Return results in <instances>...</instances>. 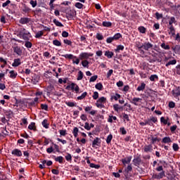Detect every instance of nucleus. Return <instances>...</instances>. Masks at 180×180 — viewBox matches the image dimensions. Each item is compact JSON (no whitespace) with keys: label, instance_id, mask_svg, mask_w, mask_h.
I'll return each mask as SVG.
<instances>
[{"label":"nucleus","instance_id":"55","mask_svg":"<svg viewBox=\"0 0 180 180\" xmlns=\"http://www.w3.org/2000/svg\"><path fill=\"white\" fill-rule=\"evenodd\" d=\"M124 106H127L126 110H133V108H131V105L126 103Z\"/></svg>","mask_w":180,"mask_h":180},{"label":"nucleus","instance_id":"53","mask_svg":"<svg viewBox=\"0 0 180 180\" xmlns=\"http://www.w3.org/2000/svg\"><path fill=\"white\" fill-rule=\"evenodd\" d=\"M98 98H99V93H98V91H95L93 94V99L96 101V99H98Z\"/></svg>","mask_w":180,"mask_h":180},{"label":"nucleus","instance_id":"51","mask_svg":"<svg viewBox=\"0 0 180 180\" xmlns=\"http://www.w3.org/2000/svg\"><path fill=\"white\" fill-rule=\"evenodd\" d=\"M25 46L27 49H32V46H33V44L30 41H26Z\"/></svg>","mask_w":180,"mask_h":180},{"label":"nucleus","instance_id":"31","mask_svg":"<svg viewBox=\"0 0 180 180\" xmlns=\"http://www.w3.org/2000/svg\"><path fill=\"white\" fill-rule=\"evenodd\" d=\"M150 81L154 82L155 79L158 80V75H152L149 77Z\"/></svg>","mask_w":180,"mask_h":180},{"label":"nucleus","instance_id":"50","mask_svg":"<svg viewBox=\"0 0 180 180\" xmlns=\"http://www.w3.org/2000/svg\"><path fill=\"white\" fill-rule=\"evenodd\" d=\"M53 44H54V46H61V42L57 39H55L53 41Z\"/></svg>","mask_w":180,"mask_h":180},{"label":"nucleus","instance_id":"16","mask_svg":"<svg viewBox=\"0 0 180 180\" xmlns=\"http://www.w3.org/2000/svg\"><path fill=\"white\" fill-rule=\"evenodd\" d=\"M131 162V157H129L122 160V162L124 165H126V164H129Z\"/></svg>","mask_w":180,"mask_h":180},{"label":"nucleus","instance_id":"1","mask_svg":"<svg viewBox=\"0 0 180 180\" xmlns=\"http://www.w3.org/2000/svg\"><path fill=\"white\" fill-rule=\"evenodd\" d=\"M148 140H150V144H151V146H153V144H155L157 142L158 143V142L161 141L160 138H158L157 136L155 137L153 135H149L148 136Z\"/></svg>","mask_w":180,"mask_h":180},{"label":"nucleus","instance_id":"34","mask_svg":"<svg viewBox=\"0 0 180 180\" xmlns=\"http://www.w3.org/2000/svg\"><path fill=\"white\" fill-rule=\"evenodd\" d=\"M82 65L84 68H88V67L89 65V62L87 60H84L82 61Z\"/></svg>","mask_w":180,"mask_h":180},{"label":"nucleus","instance_id":"40","mask_svg":"<svg viewBox=\"0 0 180 180\" xmlns=\"http://www.w3.org/2000/svg\"><path fill=\"white\" fill-rule=\"evenodd\" d=\"M113 109L115 112H119L122 109V107H120L119 104H115L113 105Z\"/></svg>","mask_w":180,"mask_h":180},{"label":"nucleus","instance_id":"64","mask_svg":"<svg viewBox=\"0 0 180 180\" xmlns=\"http://www.w3.org/2000/svg\"><path fill=\"white\" fill-rule=\"evenodd\" d=\"M169 108H175V103H174L173 101H170L169 103Z\"/></svg>","mask_w":180,"mask_h":180},{"label":"nucleus","instance_id":"56","mask_svg":"<svg viewBox=\"0 0 180 180\" xmlns=\"http://www.w3.org/2000/svg\"><path fill=\"white\" fill-rule=\"evenodd\" d=\"M41 108L43 110H49V105H47V104H41Z\"/></svg>","mask_w":180,"mask_h":180},{"label":"nucleus","instance_id":"25","mask_svg":"<svg viewBox=\"0 0 180 180\" xmlns=\"http://www.w3.org/2000/svg\"><path fill=\"white\" fill-rule=\"evenodd\" d=\"M29 34H30V32L26 31L21 37L23 39V40H29Z\"/></svg>","mask_w":180,"mask_h":180},{"label":"nucleus","instance_id":"42","mask_svg":"<svg viewBox=\"0 0 180 180\" xmlns=\"http://www.w3.org/2000/svg\"><path fill=\"white\" fill-rule=\"evenodd\" d=\"M160 47H162V49H164V50H169L170 49L169 45H166L165 43H162L160 45Z\"/></svg>","mask_w":180,"mask_h":180},{"label":"nucleus","instance_id":"15","mask_svg":"<svg viewBox=\"0 0 180 180\" xmlns=\"http://www.w3.org/2000/svg\"><path fill=\"white\" fill-rule=\"evenodd\" d=\"M54 158H55V161L56 162H59V164H63L64 161V158H63V156H58V157L54 156Z\"/></svg>","mask_w":180,"mask_h":180},{"label":"nucleus","instance_id":"58","mask_svg":"<svg viewBox=\"0 0 180 180\" xmlns=\"http://www.w3.org/2000/svg\"><path fill=\"white\" fill-rule=\"evenodd\" d=\"M65 160L67 161H72V156H71V154L68 153L67 155L65 156Z\"/></svg>","mask_w":180,"mask_h":180},{"label":"nucleus","instance_id":"7","mask_svg":"<svg viewBox=\"0 0 180 180\" xmlns=\"http://www.w3.org/2000/svg\"><path fill=\"white\" fill-rule=\"evenodd\" d=\"M142 99L140 98L134 97L132 98V101H131V103H133V105H135V106H139V103L141 102Z\"/></svg>","mask_w":180,"mask_h":180},{"label":"nucleus","instance_id":"62","mask_svg":"<svg viewBox=\"0 0 180 180\" xmlns=\"http://www.w3.org/2000/svg\"><path fill=\"white\" fill-rule=\"evenodd\" d=\"M9 4H11V0H7L6 2L3 3L2 7L6 8V6H8V5H9Z\"/></svg>","mask_w":180,"mask_h":180},{"label":"nucleus","instance_id":"14","mask_svg":"<svg viewBox=\"0 0 180 180\" xmlns=\"http://www.w3.org/2000/svg\"><path fill=\"white\" fill-rule=\"evenodd\" d=\"M10 74V78H12V79H15L16 77H18V72H15V70H11L9 72Z\"/></svg>","mask_w":180,"mask_h":180},{"label":"nucleus","instance_id":"47","mask_svg":"<svg viewBox=\"0 0 180 180\" xmlns=\"http://www.w3.org/2000/svg\"><path fill=\"white\" fill-rule=\"evenodd\" d=\"M26 32V29L23 28V29H21L20 31H19V33H18V36H20V37H22L23 34H25Z\"/></svg>","mask_w":180,"mask_h":180},{"label":"nucleus","instance_id":"19","mask_svg":"<svg viewBox=\"0 0 180 180\" xmlns=\"http://www.w3.org/2000/svg\"><path fill=\"white\" fill-rule=\"evenodd\" d=\"M146 89V84L144 82L141 83L140 86L137 87V91H144Z\"/></svg>","mask_w":180,"mask_h":180},{"label":"nucleus","instance_id":"39","mask_svg":"<svg viewBox=\"0 0 180 180\" xmlns=\"http://www.w3.org/2000/svg\"><path fill=\"white\" fill-rule=\"evenodd\" d=\"M143 43L140 41H136L135 44L136 47H137L138 50L143 48Z\"/></svg>","mask_w":180,"mask_h":180},{"label":"nucleus","instance_id":"59","mask_svg":"<svg viewBox=\"0 0 180 180\" xmlns=\"http://www.w3.org/2000/svg\"><path fill=\"white\" fill-rule=\"evenodd\" d=\"M145 121L146 125L148 124V126H154V124L153 123V122H151L150 119L146 120Z\"/></svg>","mask_w":180,"mask_h":180},{"label":"nucleus","instance_id":"10","mask_svg":"<svg viewBox=\"0 0 180 180\" xmlns=\"http://www.w3.org/2000/svg\"><path fill=\"white\" fill-rule=\"evenodd\" d=\"M151 48H153V44L150 42H148L143 44L142 49L146 50V51H148V49Z\"/></svg>","mask_w":180,"mask_h":180},{"label":"nucleus","instance_id":"24","mask_svg":"<svg viewBox=\"0 0 180 180\" xmlns=\"http://www.w3.org/2000/svg\"><path fill=\"white\" fill-rule=\"evenodd\" d=\"M122 96L119 94H115V96H111L110 101H113L115 99V101H117L118 99H120Z\"/></svg>","mask_w":180,"mask_h":180},{"label":"nucleus","instance_id":"6","mask_svg":"<svg viewBox=\"0 0 180 180\" xmlns=\"http://www.w3.org/2000/svg\"><path fill=\"white\" fill-rule=\"evenodd\" d=\"M11 154H13V155H15L16 157H22V151L19 149L13 150Z\"/></svg>","mask_w":180,"mask_h":180},{"label":"nucleus","instance_id":"3","mask_svg":"<svg viewBox=\"0 0 180 180\" xmlns=\"http://www.w3.org/2000/svg\"><path fill=\"white\" fill-rule=\"evenodd\" d=\"M32 22V18L23 17L21 18L19 20V23L21 25H27L28 23H30Z\"/></svg>","mask_w":180,"mask_h":180},{"label":"nucleus","instance_id":"49","mask_svg":"<svg viewBox=\"0 0 180 180\" xmlns=\"http://www.w3.org/2000/svg\"><path fill=\"white\" fill-rule=\"evenodd\" d=\"M30 4L32 5V8H36V6H37V1L31 0Z\"/></svg>","mask_w":180,"mask_h":180},{"label":"nucleus","instance_id":"22","mask_svg":"<svg viewBox=\"0 0 180 180\" xmlns=\"http://www.w3.org/2000/svg\"><path fill=\"white\" fill-rule=\"evenodd\" d=\"M49 121L47 120H44L43 122H41V124L43 126V127H44L45 129H49V124L48 122Z\"/></svg>","mask_w":180,"mask_h":180},{"label":"nucleus","instance_id":"23","mask_svg":"<svg viewBox=\"0 0 180 180\" xmlns=\"http://www.w3.org/2000/svg\"><path fill=\"white\" fill-rule=\"evenodd\" d=\"M53 23L56 25V26H58V27H63L64 25L63 23H61L60 21L57 20L56 19H54L53 20Z\"/></svg>","mask_w":180,"mask_h":180},{"label":"nucleus","instance_id":"28","mask_svg":"<svg viewBox=\"0 0 180 180\" xmlns=\"http://www.w3.org/2000/svg\"><path fill=\"white\" fill-rule=\"evenodd\" d=\"M43 34H44V32L43 31H38L35 34V37L36 39H40V37L43 36Z\"/></svg>","mask_w":180,"mask_h":180},{"label":"nucleus","instance_id":"11","mask_svg":"<svg viewBox=\"0 0 180 180\" xmlns=\"http://www.w3.org/2000/svg\"><path fill=\"white\" fill-rule=\"evenodd\" d=\"M13 51L15 54H18V56H22V49H20V47L18 46L13 47Z\"/></svg>","mask_w":180,"mask_h":180},{"label":"nucleus","instance_id":"12","mask_svg":"<svg viewBox=\"0 0 180 180\" xmlns=\"http://www.w3.org/2000/svg\"><path fill=\"white\" fill-rule=\"evenodd\" d=\"M22 64V62H20V58H16L14 59V62L12 64V67H19Z\"/></svg>","mask_w":180,"mask_h":180},{"label":"nucleus","instance_id":"17","mask_svg":"<svg viewBox=\"0 0 180 180\" xmlns=\"http://www.w3.org/2000/svg\"><path fill=\"white\" fill-rule=\"evenodd\" d=\"M62 57H64L65 58H68L69 60H73V58H77V56L72 54L62 55Z\"/></svg>","mask_w":180,"mask_h":180},{"label":"nucleus","instance_id":"21","mask_svg":"<svg viewBox=\"0 0 180 180\" xmlns=\"http://www.w3.org/2000/svg\"><path fill=\"white\" fill-rule=\"evenodd\" d=\"M82 78H84V72H82V71L79 70L78 72V75H77V81H81V79H82Z\"/></svg>","mask_w":180,"mask_h":180},{"label":"nucleus","instance_id":"35","mask_svg":"<svg viewBox=\"0 0 180 180\" xmlns=\"http://www.w3.org/2000/svg\"><path fill=\"white\" fill-rule=\"evenodd\" d=\"M157 56H158V53H155L152 55V56L154 57L153 61V62L158 61V63H161V59L157 58Z\"/></svg>","mask_w":180,"mask_h":180},{"label":"nucleus","instance_id":"57","mask_svg":"<svg viewBox=\"0 0 180 180\" xmlns=\"http://www.w3.org/2000/svg\"><path fill=\"white\" fill-rule=\"evenodd\" d=\"M96 39L97 40H103V35L100 33L96 34Z\"/></svg>","mask_w":180,"mask_h":180},{"label":"nucleus","instance_id":"37","mask_svg":"<svg viewBox=\"0 0 180 180\" xmlns=\"http://www.w3.org/2000/svg\"><path fill=\"white\" fill-rule=\"evenodd\" d=\"M138 30L140 32V33L144 34L146 33L147 30L143 26H141V27H139Z\"/></svg>","mask_w":180,"mask_h":180},{"label":"nucleus","instance_id":"61","mask_svg":"<svg viewBox=\"0 0 180 180\" xmlns=\"http://www.w3.org/2000/svg\"><path fill=\"white\" fill-rule=\"evenodd\" d=\"M173 150L174 151H178V150H179V146L177 143H173Z\"/></svg>","mask_w":180,"mask_h":180},{"label":"nucleus","instance_id":"60","mask_svg":"<svg viewBox=\"0 0 180 180\" xmlns=\"http://www.w3.org/2000/svg\"><path fill=\"white\" fill-rule=\"evenodd\" d=\"M161 123H163L164 124H168V120H165L164 117H162L160 118Z\"/></svg>","mask_w":180,"mask_h":180},{"label":"nucleus","instance_id":"41","mask_svg":"<svg viewBox=\"0 0 180 180\" xmlns=\"http://www.w3.org/2000/svg\"><path fill=\"white\" fill-rule=\"evenodd\" d=\"M97 102H99V103H106V98L105 97H101Z\"/></svg>","mask_w":180,"mask_h":180},{"label":"nucleus","instance_id":"4","mask_svg":"<svg viewBox=\"0 0 180 180\" xmlns=\"http://www.w3.org/2000/svg\"><path fill=\"white\" fill-rule=\"evenodd\" d=\"M172 92L174 98H178V96H180V86L176 87V89H173Z\"/></svg>","mask_w":180,"mask_h":180},{"label":"nucleus","instance_id":"52","mask_svg":"<svg viewBox=\"0 0 180 180\" xmlns=\"http://www.w3.org/2000/svg\"><path fill=\"white\" fill-rule=\"evenodd\" d=\"M96 79H98V75L92 76L89 79V82H95Z\"/></svg>","mask_w":180,"mask_h":180},{"label":"nucleus","instance_id":"26","mask_svg":"<svg viewBox=\"0 0 180 180\" xmlns=\"http://www.w3.org/2000/svg\"><path fill=\"white\" fill-rule=\"evenodd\" d=\"M96 89H98V91H102L103 89V85H102V83H97L95 85Z\"/></svg>","mask_w":180,"mask_h":180},{"label":"nucleus","instance_id":"38","mask_svg":"<svg viewBox=\"0 0 180 180\" xmlns=\"http://www.w3.org/2000/svg\"><path fill=\"white\" fill-rule=\"evenodd\" d=\"M89 166L91 168H95L96 169H99V168H101V165H95L94 163H90Z\"/></svg>","mask_w":180,"mask_h":180},{"label":"nucleus","instance_id":"29","mask_svg":"<svg viewBox=\"0 0 180 180\" xmlns=\"http://www.w3.org/2000/svg\"><path fill=\"white\" fill-rule=\"evenodd\" d=\"M78 131H79V130L78 129V127H75L73 129V131H72L74 137H78Z\"/></svg>","mask_w":180,"mask_h":180},{"label":"nucleus","instance_id":"63","mask_svg":"<svg viewBox=\"0 0 180 180\" xmlns=\"http://www.w3.org/2000/svg\"><path fill=\"white\" fill-rule=\"evenodd\" d=\"M59 133L60 134V136H66L67 134V131L66 130H64V129H61L59 131Z\"/></svg>","mask_w":180,"mask_h":180},{"label":"nucleus","instance_id":"2","mask_svg":"<svg viewBox=\"0 0 180 180\" xmlns=\"http://www.w3.org/2000/svg\"><path fill=\"white\" fill-rule=\"evenodd\" d=\"M93 56L94 53L83 52L79 54V58L80 60H88L89 57H92Z\"/></svg>","mask_w":180,"mask_h":180},{"label":"nucleus","instance_id":"33","mask_svg":"<svg viewBox=\"0 0 180 180\" xmlns=\"http://www.w3.org/2000/svg\"><path fill=\"white\" fill-rule=\"evenodd\" d=\"M103 26H104V27H110L112 26V23L110 22L103 21Z\"/></svg>","mask_w":180,"mask_h":180},{"label":"nucleus","instance_id":"44","mask_svg":"<svg viewBox=\"0 0 180 180\" xmlns=\"http://www.w3.org/2000/svg\"><path fill=\"white\" fill-rule=\"evenodd\" d=\"M158 176L159 179H162V178H164V176H165V172L162 171L160 173L158 174Z\"/></svg>","mask_w":180,"mask_h":180},{"label":"nucleus","instance_id":"30","mask_svg":"<svg viewBox=\"0 0 180 180\" xmlns=\"http://www.w3.org/2000/svg\"><path fill=\"white\" fill-rule=\"evenodd\" d=\"M176 64V60L174 59L172 60L169 61L167 63H166V67H168L169 65H175Z\"/></svg>","mask_w":180,"mask_h":180},{"label":"nucleus","instance_id":"48","mask_svg":"<svg viewBox=\"0 0 180 180\" xmlns=\"http://www.w3.org/2000/svg\"><path fill=\"white\" fill-rule=\"evenodd\" d=\"M65 104L67 105V106H69L70 108H74V106H76V105L73 102L66 101Z\"/></svg>","mask_w":180,"mask_h":180},{"label":"nucleus","instance_id":"45","mask_svg":"<svg viewBox=\"0 0 180 180\" xmlns=\"http://www.w3.org/2000/svg\"><path fill=\"white\" fill-rule=\"evenodd\" d=\"M112 139H113V136L112 134L108 136L106 139L107 144H110V141H112Z\"/></svg>","mask_w":180,"mask_h":180},{"label":"nucleus","instance_id":"9","mask_svg":"<svg viewBox=\"0 0 180 180\" xmlns=\"http://www.w3.org/2000/svg\"><path fill=\"white\" fill-rule=\"evenodd\" d=\"M143 150L145 153H151V151H153V145L149 144L145 146Z\"/></svg>","mask_w":180,"mask_h":180},{"label":"nucleus","instance_id":"43","mask_svg":"<svg viewBox=\"0 0 180 180\" xmlns=\"http://www.w3.org/2000/svg\"><path fill=\"white\" fill-rule=\"evenodd\" d=\"M75 6L76 8H77V9H82V8H84V4L79 3V2H77L75 4Z\"/></svg>","mask_w":180,"mask_h":180},{"label":"nucleus","instance_id":"27","mask_svg":"<svg viewBox=\"0 0 180 180\" xmlns=\"http://www.w3.org/2000/svg\"><path fill=\"white\" fill-rule=\"evenodd\" d=\"M86 95H88V93H86V91H84L81 96L77 97L78 101H82V99H84Z\"/></svg>","mask_w":180,"mask_h":180},{"label":"nucleus","instance_id":"54","mask_svg":"<svg viewBox=\"0 0 180 180\" xmlns=\"http://www.w3.org/2000/svg\"><path fill=\"white\" fill-rule=\"evenodd\" d=\"M63 42L65 43V44H67L68 46H72V41H71L70 40L64 39Z\"/></svg>","mask_w":180,"mask_h":180},{"label":"nucleus","instance_id":"20","mask_svg":"<svg viewBox=\"0 0 180 180\" xmlns=\"http://www.w3.org/2000/svg\"><path fill=\"white\" fill-rule=\"evenodd\" d=\"M28 129L30 130H34V131H36V123L31 122V124L28 126Z\"/></svg>","mask_w":180,"mask_h":180},{"label":"nucleus","instance_id":"18","mask_svg":"<svg viewBox=\"0 0 180 180\" xmlns=\"http://www.w3.org/2000/svg\"><path fill=\"white\" fill-rule=\"evenodd\" d=\"M104 56H105V57H108V58H112V57H113V56H114V53L112 51H106L105 52Z\"/></svg>","mask_w":180,"mask_h":180},{"label":"nucleus","instance_id":"32","mask_svg":"<svg viewBox=\"0 0 180 180\" xmlns=\"http://www.w3.org/2000/svg\"><path fill=\"white\" fill-rule=\"evenodd\" d=\"M173 23H176V20L175 17H171L169 21V26H172Z\"/></svg>","mask_w":180,"mask_h":180},{"label":"nucleus","instance_id":"5","mask_svg":"<svg viewBox=\"0 0 180 180\" xmlns=\"http://www.w3.org/2000/svg\"><path fill=\"white\" fill-rule=\"evenodd\" d=\"M95 146H97L98 147L101 146V139L96 137L92 142V147L95 148Z\"/></svg>","mask_w":180,"mask_h":180},{"label":"nucleus","instance_id":"13","mask_svg":"<svg viewBox=\"0 0 180 180\" xmlns=\"http://www.w3.org/2000/svg\"><path fill=\"white\" fill-rule=\"evenodd\" d=\"M162 143H164L165 144H167L168 143H172V140H171V138H169V136H165L162 139Z\"/></svg>","mask_w":180,"mask_h":180},{"label":"nucleus","instance_id":"46","mask_svg":"<svg viewBox=\"0 0 180 180\" xmlns=\"http://www.w3.org/2000/svg\"><path fill=\"white\" fill-rule=\"evenodd\" d=\"M120 37H122V35L120 33H117L115 34L112 38L114 39V40H119V39H120Z\"/></svg>","mask_w":180,"mask_h":180},{"label":"nucleus","instance_id":"36","mask_svg":"<svg viewBox=\"0 0 180 180\" xmlns=\"http://www.w3.org/2000/svg\"><path fill=\"white\" fill-rule=\"evenodd\" d=\"M120 50H124V46L123 45H118L115 49V52L120 53Z\"/></svg>","mask_w":180,"mask_h":180},{"label":"nucleus","instance_id":"8","mask_svg":"<svg viewBox=\"0 0 180 180\" xmlns=\"http://www.w3.org/2000/svg\"><path fill=\"white\" fill-rule=\"evenodd\" d=\"M133 162H134V165H135V167H139V165H140V164H141V158L140 157L135 158L133 160Z\"/></svg>","mask_w":180,"mask_h":180}]
</instances>
